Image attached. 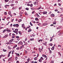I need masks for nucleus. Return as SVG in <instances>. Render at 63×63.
<instances>
[{
	"label": "nucleus",
	"mask_w": 63,
	"mask_h": 63,
	"mask_svg": "<svg viewBox=\"0 0 63 63\" xmlns=\"http://www.w3.org/2000/svg\"><path fill=\"white\" fill-rule=\"evenodd\" d=\"M36 15H37V17H39V18L40 17V16H39V15H38V14H36Z\"/></svg>",
	"instance_id": "18"
},
{
	"label": "nucleus",
	"mask_w": 63,
	"mask_h": 63,
	"mask_svg": "<svg viewBox=\"0 0 63 63\" xmlns=\"http://www.w3.org/2000/svg\"><path fill=\"white\" fill-rule=\"evenodd\" d=\"M15 3L16 4H17V3H18V1H16L15 2Z\"/></svg>",
	"instance_id": "49"
},
{
	"label": "nucleus",
	"mask_w": 63,
	"mask_h": 63,
	"mask_svg": "<svg viewBox=\"0 0 63 63\" xmlns=\"http://www.w3.org/2000/svg\"><path fill=\"white\" fill-rule=\"evenodd\" d=\"M15 59L16 60H17V59H18V57H15Z\"/></svg>",
	"instance_id": "42"
},
{
	"label": "nucleus",
	"mask_w": 63,
	"mask_h": 63,
	"mask_svg": "<svg viewBox=\"0 0 63 63\" xmlns=\"http://www.w3.org/2000/svg\"><path fill=\"white\" fill-rule=\"evenodd\" d=\"M13 26L14 27H18L19 26V25L18 24H14L13 25Z\"/></svg>",
	"instance_id": "1"
},
{
	"label": "nucleus",
	"mask_w": 63,
	"mask_h": 63,
	"mask_svg": "<svg viewBox=\"0 0 63 63\" xmlns=\"http://www.w3.org/2000/svg\"><path fill=\"white\" fill-rule=\"evenodd\" d=\"M48 23H45L43 24V26H46V25H47Z\"/></svg>",
	"instance_id": "8"
},
{
	"label": "nucleus",
	"mask_w": 63,
	"mask_h": 63,
	"mask_svg": "<svg viewBox=\"0 0 63 63\" xmlns=\"http://www.w3.org/2000/svg\"><path fill=\"white\" fill-rule=\"evenodd\" d=\"M25 15H26V16H28V14L27 13H26V12L25 13Z\"/></svg>",
	"instance_id": "37"
},
{
	"label": "nucleus",
	"mask_w": 63,
	"mask_h": 63,
	"mask_svg": "<svg viewBox=\"0 0 63 63\" xmlns=\"http://www.w3.org/2000/svg\"><path fill=\"white\" fill-rule=\"evenodd\" d=\"M11 11H9L8 12V14L9 15H11Z\"/></svg>",
	"instance_id": "22"
},
{
	"label": "nucleus",
	"mask_w": 63,
	"mask_h": 63,
	"mask_svg": "<svg viewBox=\"0 0 63 63\" xmlns=\"http://www.w3.org/2000/svg\"><path fill=\"white\" fill-rule=\"evenodd\" d=\"M55 12H57V11H58V10L55 9Z\"/></svg>",
	"instance_id": "57"
},
{
	"label": "nucleus",
	"mask_w": 63,
	"mask_h": 63,
	"mask_svg": "<svg viewBox=\"0 0 63 63\" xmlns=\"http://www.w3.org/2000/svg\"><path fill=\"white\" fill-rule=\"evenodd\" d=\"M11 51L9 52V54H11Z\"/></svg>",
	"instance_id": "58"
},
{
	"label": "nucleus",
	"mask_w": 63,
	"mask_h": 63,
	"mask_svg": "<svg viewBox=\"0 0 63 63\" xmlns=\"http://www.w3.org/2000/svg\"><path fill=\"white\" fill-rule=\"evenodd\" d=\"M16 55L18 56H19V54H18L17 53H16Z\"/></svg>",
	"instance_id": "19"
},
{
	"label": "nucleus",
	"mask_w": 63,
	"mask_h": 63,
	"mask_svg": "<svg viewBox=\"0 0 63 63\" xmlns=\"http://www.w3.org/2000/svg\"><path fill=\"white\" fill-rule=\"evenodd\" d=\"M22 21V20L21 19H20L18 20V22H20V21Z\"/></svg>",
	"instance_id": "40"
},
{
	"label": "nucleus",
	"mask_w": 63,
	"mask_h": 63,
	"mask_svg": "<svg viewBox=\"0 0 63 63\" xmlns=\"http://www.w3.org/2000/svg\"><path fill=\"white\" fill-rule=\"evenodd\" d=\"M27 6H30V4H27Z\"/></svg>",
	"instance_id": "59"
},
{
	"label": "nucleus",
	"mask_w": 63,
	"mask_h": 63,
	"mask_svg": "<svg viewBox=\"0 0 63 63\" xmlns=\"http://www.w3.org/2000/svg\"><path fill=\"white\" fill-rule=\"evenodd\" d=\"M51 16H52V17H54V14H51Z\"/></svg>",
	"instance_id": "13"
},
{
	"label": "nucleus",
	"mask_w": 63,
	"mask_h": 63,
	"mask_svg": "<svg viewBox=\"0 0 63 63\" xmlns=\"http://www.w3.org/2000/svg\"><path fill=\"white\" fill-rule=\"evenodd\" d=\"M49 45L50 46H52V43H51L49 44Z\"/></svg>",
	"instance_id": "33"
},
{
	"label": "nucleus",
	"mask_w": 63,
	"mask_h": 63,
	"mask_svg": "<svg viewBox=\"0 0 63 63\" xmlns=\"http://www.w3.org/2000/svg\"><path fill=\"white\" fill-rule=\"evenodd\" d=\"M24 24H22V27L24 29L25 28V27L24 26Z\"/></svg>",
	"instance_id": "2"
},
{
	"label": "nucleus",
	"mask_w": 63,
	"mask_h": 63,
	"mask_svg": "<svg viewBox=\"0 0 63 63\" xmlns=\"http://www.w3.org/2000/svg\"><path fill=\"white\" fill-rule=\"evenodd\" d=\"M30 49V47H29L28 48H27V50H29Z\"/></svg>",
	"instance_id": "24"
},
{
	"label": "nucleus",
	"mask_w": 63,
	"mask_h": 63,
	"mask_svg": "<svg viewBox=\"0 0 63 63\" xmlns=\"http://www.w3.org/2000/svg\"><path fill=\"white\" fill-rule=\"evenodd\" d=\"M58 4L59 5V6H61V4L60 3H58Z\"/></svg>",
	"instance_id": "64"
},
{
	"label": "nucleus",
	"mask_w": 63,
	"mask_h": 63,
	"mask_svg": "<svg viewBox=\"0 0 63 63\" xmlns=\"http://www.w3.org/2000/svg\"><path fill=\"white\" fill-rule=\"evenodd\" d=\"M9 1V0H5V1L6 2H7Z\"/></svg>",
	"instance_id": "43"
},
{
	"label": "nucleus",
	"mask_w": 63,
	"mask_h": 63,
	"mask_svg": "<svg viewBox=\"0 0 63 63\" xmlns=\"http://www.w3.org/2000/svg\"><path fill=\"white\" fill-rule=\"evenodd\" d=\"M49 52L50 53V54H51L52 52H51V50H50L49 51Z\"/></svg>",
	"instance_id": "44"
},
{
	"label": "nucleus",
	"mask_w": 63,
	"mask_h": 63,
	"mask_svg": "<svg viewBox=\"0 0 63 63\" xmlns=\"http://www.w3.org/2000/svg\"><path fill=\"white\" fill-rule=\"evenodd\" d=\"M16 63H19V62L18 61H17Z\"/></svg>",
	"instance_id": "61"
},
{
	"label": "nucleus",
	"mask_w": 63,
	"mask_h": 63,
	"mask_svg": "<svg viewBox=\"0 0 63 63\" xmlns=\"http://www.w3.org/2000/svg\"><path fill=\"white\" fill-rule=\"evenodd\" d=\"M40 59L42 60H44V58H43L42 57H41L40 58Z\"/></svg>",
	"instance_id": "31"
},
{
	"label": "nucleus",
	"mask_w": 63,
	"mask_h": 63,
	"mask_svg": "<svg viewBox=\"0 0 63 63\" xmlns=\"http://www.w3.org/2000/svg\"><path fill=\"white\" fill-rule=\"evenodd\" d=\"M23 47L21 46V47H20V49H21V48H22Z\"/></svg>",
	"instance_id": "62"
},
{
	"label": "nucleus",
	"mask_w": 63,
	"mask_h": 63,
	"mask_svg": "<svg viewBox=\"0 0 63 63\" xmlns=\"http://www.w3.org/2000/svg\"><path fill=\"white\" fill-rule=\"evenodd\" d=\"M4 14H5V15H7V12H4Z\"/></svg>",
	"instance_id": "52"
},
{
	"label": "nucleus",
	"mask_w": 63,
	"mask_h": 63,
	"mask_svg": "<svg viewBox=\"0 0 63 63\" xmlns=\"http://www.w3.org/2000/svg\"><path fill=\"white\" fill-rule=\"evenodd\" d=\"M52 40H53L52 39H51L50 40V42H51V41H52Z\"/></svg>",
	"instance_id": "51"
},
{
	"label": "nucleus",
	"mask_w": 63,
	"mask_h": 63,
	"mask_svg": "<svg viewBox=\"0 0 63 63\" xmlns=\"http://www.w3.org/2000/svg\"><path fill=\"white\" fill-rule=\"evenodd\" d=\"M31 31H32V30H31V29H29L28 30V32H31Z\"/></svg>",
	"instance_id": "21"
},
{
	"label": "nucleus",
	"mask_w": 63,
	"mask_h": 63,
	"mask_svg": "<svg viewBox=\"0 0 63 63\" xmlns=\"http://www.w3.org/2000/svg\"><path fill=\"white\" fill-rule=\"evenodd\" d=\"M51 62V63H54V61H52Z\"/></svg>",
	"instance_id": "46"
},
{
	"label": "nucleus",
	"mask_w": 63,
	"mask_h": 63,
	"mask_svg": "<svg viewBox=\"0 0 63 63\" xmlns=\"http://www.w3.org/2000/svg\"><path fill=\"white\" fill-rule=\"evenodd\" d=\"M62 21H63V17L62 18Z\"/></svg>",
	"instance_id": "60"
},
{
	"label": "nucleus",
	"mask_w": 63,
	"mask_h": 63,
	"mask_svg": "<svg viewBox=\"0 0 63 63\" xmlns=\"http://www.w3.org/2000/svg\"><path fill=\"white\" fill-rule=\"evenodd\" d=\"M33 4L35 6H36V4H37V2H36L35 1L34 2H33Z\"/></svg>",
	"instance_id": "14"
},
{
	"label": "nucleus",
	"mask_w": 63,
	"mask_h": 63,
	"mask_svg": "<svg viewBox=\"0 0 63 63\" xmlns=\"http://www.w3.org/2000/svg\"><path fill=\"white\" fill-rule=\"evenodd\" d=\"M15 31H13V32H16L18 31V29H15Z\"/></svg>",
	"instance_id": "3"
},
{
	"label": "nucleus",
	"mask_w": 63,
	"mask_h": 63,
	"mask_svg": "<svg viewBox=\"0 0 63 63\" xmlns=\"http://www.w3.org/2000/svg\"><path fill=\"white\" fill-rule=\"evenodd\" d=\"M29 60H30V59H27V61H28V62H29Z\"/></svg>",
	"instance_id": "48"
},
{
	"label": "nucleus",
	"mask_w": 63,
	"mask_h": 63,
	"mask_svg": "<svg viewBox=\"0 0 63 63\" xmlns=\"http://www.w3.org/2000/svg\"><path fill=\"white\" fill-rule=\"evenodd\" d=\"M25 53L26 54L27 53V51H26V50H25Z\"/></svg>",
	"instance_id": "53"
},
{
	"label": "nucleus",
	"mask_w": 63,
	"mask_h": 63,
	"mask_svg": "<svg viewBox=\"0 0 63 63\" xmlns=\"http://www.w3.org/2000/svg\"><path fill=\"white\" fill-rule=\"evenodd\" d=\"M30 6L31 7H33V4H31L30 5Z\"/></svg>",
	"instance_id": "34"
},
{
	"label": "nucleus",
	"mask_w": 63,
	"mask_h": 63,
	"mask_svg": "<svg viewBox=\"0 0 63 63\" xmlns=\"http://www.w3.org/2000/svg\"><path fill=\"white\" fill-rule=\"evenodd\" d=\"M56 21H55L53 22V24H56Z\"/></svg>",
	"instance_id": "11"
},
{
	"label": "nucleus",
	"mask_w": 63,
	"mask_h": 63,
	"mask_svg": "<svg viewBox=\"0 0 63 63\" xmlns=\"http://www.w3.org/2000/svg\"><path fill=\"white\" fill-rule=\"evenodd\" d=\"M14 33H16V35H17V34H18V32H14Z\"/></svg>",
	"instance_id": "47"
},
{
	"label": "nucleus",
	"mask_w": 63,
	"mask_h": 63,
	"mask_svg": "<svg viewBox=\"0 0 63 63\" xmlns=\"http://www.w3.org/2000/svg\"><path fill=\"white\" fill-rule=\"evenodd\" d=\"M8 37V34L2 37V38H6Z\"/></svg>",
	"instance_id": "5"
},
{
	"label": "nucleus",
	"mask_w": 63,
	"mask_h": 63,
	"mask_svg": "<svg viewBox=\"0 0 63 63\" xmlns=\"http://www.w3.org/2000/svg\"><path fill=\"white\" fill-rule=\"evenodd\" d=\"M17 47V45H15L13 47V49H14V48H15L16 47Z\"/></svg>",
	"instance_id": "12"
},
{
	"label": "nucleus",
	"mask_w": 63,
	"mask_h": 63,
	"mask_svg": "<svg viewBox=\"0 0 63 63\" xmlns=\"http://www.w3.org/2000/svg\"><path fill=\"white\" fill-rule=\"evenodd\" d=\"M37 57H35L34 58V60H37Z\"/></svg>",
	"instance_id": "38"
},
{
	"label": "nucleus",
	"mask_w": 63,
	"mask_h": 63,
	"mask_svg": "<svg viewBox=\"0 0 63 63\" xmlns=\"http://www.w3.org/2000/svg\"><path fill=\"white\" fill-rule=\"evenodd\" d=\"M12 9L13 10H16V7H13Z\"/></svg>",
	"instance_id": "9"
},
{
	"label": "nucleus",
	"mask_w": 63,
	"mask_h": 63,
	"mask_svg": "<svg viewBox=\"0 0 63 63\" xmlns=\"http://www.w3.org/2000/svg\"><path fill=\"white\" fill-rule=\"evenodd\" d=\"M8 47L9 49H11V47H10L9 46H8Z\"/></svg>",
	"instance_id": "36"
},
{
	"label": "nucleus",
	"mask_w": 63,
	"mask_h": 63,
	"mask_svg": "<svg viewBox=\"0 0 63 63\" xmlns=\"http://www.w3.org/2000/svg\"><path fill=\"white\" fill-rule=\"evenodd\" d=\"M54 49V47H53L51 49V50H53Z\"/></svg>",
	"instance_id": "29"
},
{
	"label": "nucleus",
	"mask_w": 63,
	"mask_h": 63,
	"mask_svg": "<svg viewBox=\"0 0 63 63\" xmlns=\"http://www.w3.org/2000/svg\"><path fill=\"white\" fill-rule=\"evenodd\" d=\"M11 43H12L11 42H9L7 43V44L8 45H9V44H11Z\"/></svg>",
	"instance_id": "28"
},
{
	"label": "nucleus",
	"mask_w": 63,
	"mask_h": 63,
	"mask_svg": "<svg viewBox=\"0 0 63 63\" xmlns=\"http://www.w3.org/2000/svg\"><path fill=\"white\" fill-rule=\"evenodd\" d=\"M14 5H15V4H11L10 6H11V7H13V6H14Z\"/></svg>",
	"instance_id": "35"
},
{
	"label": "nucleus",
	"mask_w": 63,
	"mask_h": 63,
	"mask_svg": "<svg viewBox=\"0 0 63 63\" xmlns=\"http://www.w3.org/2000/svg\"><path fill=\"white\" fill-rule=\"evenodd\" d=\"M30 25H31V26H33V24H32V23H31V22H30Z\"/></svg>",
	"instance_id": "39"
},
{
	"label": "nucleus",
	"mask_w": 63,
	"mask_h": 63,
	"mask_svg": "<svg viewBox=\"0 0 63 63\" xmlns=\"http://www.w3.org/2000/svg\"><path fill=\"white\" fill-rule=\"evenodd\" d=\"M39 61L40 62H42V60L41 59H40L39 60Z\"/></svg>",
	"instance_id": "30"
},
{
	"label": "nucleus",
	"mask_w": 63,
	"mask_h": 63,
	"mask_svg": "<svg viewBox=\"0 0 63 63\" xmlns=\"http://www.w3.org/2000/svg\"><path fill=\"white\" fill-rule=\"evenodd\" d=\"M12 59V57H11L10 58H9V60H11Z\"/></svg>",
	"instance_id": "50"
},
{
	"label": "nucleus",
	"mask_w": 63,
	"mask_h": 63,
	"mask_svg": "<svg viewBox=\"0 0 63 63\" xmlns=\"http://www.w3.org/2000/svg\"><path fill=\"white\" fill-rule=\"evenodd\" d=\"M61 47V45H58V47Z\"/></svg>",
	"instance_id": "55"
},
{
	"label": "nucleus",
	"mask_w": 63,
	"mask_h": 63,
	"mask_svg": "<svg viewBox=\"0 0 63 63\" xmlns=\"http://www.w3.org/2000/svg\"><path fill=\"white\" fill-rule=\"evenodd\" d=\"M47 43V42H45V43H43V44L44 45H45V46H46Z\"/></svg>",
	"instance_id": "16"
},
{
	"label": "nucleus",
	"mask_w": 63,
	"mask_h": 63,
	"mask_svg": "<svg viewBox=\"0 0 63 63\" xmlns=\"http://www.w3.org/2000/svg\"><path fill=\"white\" fill-rule=\"evenodd\" d=\"M35 20L36 21H38V20H39V19H38L37 18H35Z\"/></svg>",
	"instance_id": "20"
},
{
	"label": "nucleus",
	"mask_w": 63,
	"mask_h": 63,
	"mask_svg": "<svg viewBox=\"0 0 63 63\" xmlns=\"http://www.w3.org/2000/svg\"><path fill=\"white\" fill-rule=\"evenodd\" d=\"M47 14V11H44L43 12V14L44 15H45Z\"/></svg>",
	"instance_id": "10"
},
{
	"label": "nucleus",
	"mask_w": 63,
	"mask_h": 63,
	"mask_svg": "<svg viewBox=\"0 0 63 63\" xmlns=\"http://www.w3.org/2000/svg\"><path fill=\"white\" fill-rule=\"evenodd\" d=\"M41 6H40L37 9V10H39V9H41Z\"/></svg>",
	"instance_id": "25"
},
{
	"label": "nucleus",
	"mask_w": 63,
	"mask_h": 63,
	"mask_svg": "<svg viewBox=\"0 0 63 63\" xmlns=\"http://www.w3.org/2000/svg\"><path fill=\"white\" fill-rule=\"evenodd\" d=\"M34 38L30 39V41H34Z\"/></svg>",
	"instance_id": "23"
},
{
	"label": "nucleus",
	"mask_w": 63,
	"mask_h": 63,
	"mask_svg": "<svg viewBox=\"0 0 63 63\" xmlns=\"http://www.w3.org/2000/svg\"><path fill=\"white\" fill-rule=\"evenodd\" d=\"M3 51L4 52L7 51V50H5V49H3Z\"/></svg>",
	"instance_id": "27"
},
{
	"label": "nucleus",
	"mask_w": 63,
	"mask_h": 63,
	"mask_svg": "<svg viewBox=\"0 0 63 63\" xmlns=\"http://www.w3.org/2000/svg\"><path fill=\"white\" fill-rule=\"evenodd\" d=\"M6 31V29L4 30L3 31V33H4V32H5Z\"/></svg>",
	"instance_id": "41"
},
{
	"label": "nucleus",
	"mask_w": 63,
	"mask_h": 63,
	"mask_svg": "<svg viewBox=\"0 0 63 63\" xmlns=\"http://www.w3.org/2000/svg\"><path fill=\"white\" fill-rule=\"evenodd\" d=\"M16 49H17V50H19V47H18L16 48Z\"/></svg>",
	"instance_id": "26"
},
{
	"label": "nucleus",
	"mask_w": 63,
	"mask_h": 63,
	"mask_svg": "<svg viewBox=\"0 0 63 63\" xmlns=\"http://www.w3.org/2000/svg\"><path fill=\"white\" fill-rule=\"evenodd\" d=\"M42 56H43V57H47V56H46V55H42Z\"/></svg>",
	"instance_id": "15"
},
{
	"label": "nucleus",
	"mask_w": 63,
	"mask_h": 63,
	"mask_svg": "<svg viewBox=\"0 0 63 63\" xmlns=\"http://www.w3.org/2000/svg\"><path fill=\"white\" fill-rule=\"evenodd\" d=\"M16 38H19V37L18 36H16Z\"/></svg>",
	"instance_id": "54"
},
{
	"label": "nucleus",
	"mask_w": 63,
	"mask_h": 63,
	"mask_svg": "<svg viewBox=\"0 0 63 63\" xmlns=\"http://www.w3.org/2000/svg\"><path fill=\"white\" fill-rule=\"evenodd\" d=\"M38 25H39V26H40V25H41V24L40 23H39V24H38Z\"/></svg>",
	"instance_id": "45"
},
{
	"label": "nucleus",
	"mask_w": 63,
	"mask_h": 63,
	"mask_svg": "<svg viewBox=\"0 0 63 63\" xmlns=\"http://www.w3.org/2000/svg\"><path fill=\"white\" fill-rule=\"evenodd\" d=\"M12 39H13V38H15V36H12Z\"/></svg>",
	"instance_id": "32"
},
{
	"label": "nucleus",
	"mask_w": 63,
	"mask_h": 63,
	"mask_svg": "<svg viewBox=\"0 0 63 63\" xmlns=\"http://www.w3.org/2000/svg\"><path fill=\"white\" fill-rule=\"evenodd\" d=\"M31 63H34V61H31Z\"/></svg>",
	"instance_id": "63"
},
{
	"label": "nucleus",
	"mask_w": 63,
	"mask_h": 63,
	"mask_svg": "<svg viewBox=\"0 0 63 63\" xmlns=\"http://www.w3.org/2000/svg\"><path fill=\"white\" fill-rule=\"evenodd\" d=\"M13 41H14V39H12L10 40L9 41V42H13Z\"/></svg>",
	"instance_id": "7"
},
{
	"label": "nucleus",
	"mask_w": 63,
	"mask_h": 63,
	"mask_svg": "<svg viewBox=\"0 0 63 63\" xmlns=\"http://www.w3.org/2000/svg\"><path fill=\"white\" fill-rule=\"evenodd\" d=\"M19 35H21V32L20 31H19Z\"/></svg>",
	"instance_id": "17"
},
{
	"label": "nucleus",
	"mask_w": 63,
	"mask_h": 63,
	"mask_svg": "<svg viewBox=\"0 0 63 63\" xmlns=\"http://www.w3.org/2000/svg\"><path fill=\"white\" fill-rule=\"evenodd\" d=\"M18 44L19 45H22L23 44V43L22 42L20 41L18 43Z\"/></svg>",
	"instance_id": "6"
},
{
	"label": "nucleus",
	"mask_w": 63,
	"mask_h": 63,
	"mask_svg": "<svg viewBox=\"0 0 63 63\" xmlns=\"http://www.w3.org/2000/svg\"><path fill=\"white\" fill-rule=\"evenodd\" d=\"M6 31L7 32H11V31L10 29H9L8 28L7 29Z\"/></svg>",
	"instance_id": "4"
},
{
	"label": "nucleus",
	"mask_w": 63,
	"mask_h": 63,
	"mask_svg": "<svg viewBox=\"0 0 63 63\" xmlns=\"http://www.w3.org/2000/svg\"><path fill=\"white\" fill-rule=\"evenodd\" d=\"M26 10H29V9L28 8H26Z\"/></svg>",
	"instance_id": "56"
}]
</instances>
